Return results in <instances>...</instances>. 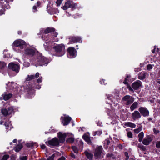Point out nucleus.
<instances>
[{
	"label": "nucleus",
	"mask_w": 160,
	"mask_h": 160,
	"mask_svg": "<svg viewBox=\"0 0 160 160\" xmlns=\"http://www.w3.org/2000/svg\"><path fill=\"white\" fill-rule=\"evenodd\" d=\"M55 30V29L53 28L48 27L45 30L42 28L40 30V33H39V34H42L43 35L44 34H47L48 33L54 32Z\"/></svg>",
	"instance_id": "13"
},
{
	"label": "nucleus",
	"mask_w": 160,
	"mask_h": 160,
	"mask_svg": "<svg viewBox=\"0 0 160 160\" xmlns=\"http://www.w3.org/2000/svg\"><path fill=\"white\" fill-rule=\"evenodd\" d=\"M47 9L48 12L50 14H53L56 12H55V9L51 7V5L49 4L47 5Z\"/></svg>",
	"instance_id": "22"
},
{
	"label": "nucleus",
	"mask_w": 160,
	"mask_h": 160,
	"mask_svg": "<svg viewBox=\"0 0 160 160\" xmlns=\"http://www.w3.org/2000/svg\"><path fill=\"white\" fill-rule=\"evenodd\" d=\"M130 78V75H128L126 78H125L123 83L125 84H127L128 83V81H129V79Z\"/></svg>",
	"instance_id": "38"
},
{
	"label": "nucleus",
	"mask_w": 160,
	"mask_h": 160,
	"mask_svg": "<svg viewBox=\"0 0 160 160\" xmlns=\"http://www.w3.org/2000/svg\"><path fill=\"white\" fill-rule=\"evenodd\" d=\"M43 35L42 37V39L45 40L46 41V42L43 45L44 47L45 48L46 50L49 51V47H50V42H47L48 41V39H46L44 37H43Z\"/></svg>",
	"instance_id": "21"
},
{
	"label": "nucleus",
	"mask_w": 160,
	"mask_h": 160,
	"mask_svg": "<svg viewBox=\"0 0 160 160\" xmlns=\"http://www.w3.org/2000/svg\"><path fill=\"white\" fill-rule=\"evenodd\" d=\"M67 56L68 58L70 57V47L68 48L67 49Z\"/></svg>",
	"instance_id": "46"
},
{
	"label": "nucleus",
	"mask_w": 160,
	"mask_h": 160,
	"mask_svg": "<svg viewBox=\"0 0 160 160\" xmlns=\"http://www.w3.org/2000/svg\"><path fill=\"white\" fill-rule=\"evenodd\" d=\"M151 139L148 138L146 139H144L142 142V143L144 145H147L149 144L150 142H151Z\"/></svg>",
	"instance_id": "31"
},
{
	"label": "nucleus",
	"mask_w": 160,
	"mask_h": 160,
	"mask_svg": "<svg viewBox=\"0 0 160 160\" xmlns=\"http://www.w3.org/2000/svg\"><path fill=\"white\" fill-rule=\"evenodd\" d=\"M28 92L27 97L28 98H30L32 97H33L34 95V90L32 88H31L28 87L27 90Z\"/></svg>",
	"instance_id": "18"
},
{
	"label": "nucleus",
	"mask_w": 160,
	"mask_h": 160,
	"mask_svg": "<svg viewBox=\"0 0 160 160\" xmlns=\"http://www.w3.org/2000/svg\"><path fill=\"white\" fill-rule=\"evenodd\" d=\"M4 107L6 108L7 107L8 109V110L6 109H2L1 110L2 114L5 116L9 115L14 112V110L13 107L4 105Z\"/></svg>",
	"instance_id": "6"
},
{
	"label": "nucleus",
	"mask_w": 160,
	"mask_h": 160,
	"mask_svg": "<svg viewBox=\"0 0 160 160\" xmlns=\"http://www.w3.org/2000/svg\"><path fill=\"white\" fill-rule=\"evenodd\" d=\"M146 76V73L144 72H142L138 75L139 79L142 80L144 79Z\"/></svg>",
	"instance_id": "29"
},
{
	"label": "nucleus",
	"mask_w": 160,
	"mask_h": 160,
	"mask_svg": "<svg viewBox=\"0 0 160 160\" xmlns=\"http://www.w3.org/2000/svg\"><path fill=\"white\" fill-rule=\"evenodd\" d=\"M3 1V0H0V1ZM13 1V0H5L4 2H5L6 4H8L9 2H12Z\"/></svg>",
	"instance_id": "50"
},
{
	"label": "nucleus",
	"mask_w": 160,
	"mask_h": 160,
	"mask_svg": "<svg viewBox=\"0 0 160 160\" xmlns=\"http://www.w3.org/2000/svg\"><path fill=\"white\" fill-rule=\"evenodd\" d=\"M22 147V146L21 144H19L14 149L16 152H18L21 150Z\"/></svg>",
	"instance_id": "33"
},
{
	"label": "nucleus",
	"mask_w": 160,
	"mask_h": 160,
	"mask_svg": "<svg viewBox=\"0 0 160 160\" xmlns=\"http://www.w3.org/2000/svg\"><path fill=\"white\" fill-rule=\"evenodd\" d=\"M156 146L158 148H160V141L157 142L156 144Z\"/></svg>",
	"instance_id": "52"
},
{
	"label": "nucleus",
	"mask_w": 160,
	"mask_h": 160,
	"mask_svg": "<svg viewBox=\"0 0 160 160\" xmlns=\"http://www.w3.org/2000/svg\"><path fill=\"white\" fill-rule=\"evenodd\" d=\"M141 82L139 80H137L132 84V86L134 90H137L141 86Z\"/></svg>",
	"instance_id": "16"
},
{
	"label": "nucleus",
	"mask_w": 160,
	"mask_h": 160,
	"mask_svg": "<svg viewBox=\"0 0 160 160\" xmlns=\"http://www.w3.org/2000/svg\"><path fill=\"white\" fill-rule=\"evenodd\" d=\"M153 132L155 134H157L159 132V131L155 128L153 129Z\"/></svg>",
	"instance_id": "51"
},
{
	"label": "nucleus",
	"mask_w": 160,
	"mask_h": 160,
	"mask_svg": "<svg viewBox=\"0 0 160 160\" xmlns=\"http://www.w3.org/2000/svg\"><path fill=\"white\" fill-rule=\"evenodd\" d=\"M28 158L27 156H22L20 158V160H27Z\"/></svg>",
	"instance_id": "53"
},
{
	"label": "nucleus",
	"mask_w": 160,
	"mask_h": 160,
	"mask_svg": "<svg viewBox=\"0 0 160 160\" xmlns=\"http://www.w3.org/2000/svg\"><path fill=\"white\" fill-rule=\"evenodd\" d=\"M32 62L34 65L36 67L43 65H47L49 62V60L46 57L42 56L40 54H38L37 58L33 60Z\"/></svg>",
	"instance_id": "1"
},
{
	"label": "nucleus",
	"mask_w": 160,
	"mask_h": 160,
	"mask_svg": "<svg viewBox=\"0 0 160 160\" xmlns=\"http://www.w3.org/2000/svg\"><path fill=\"white\" fill-rule=\"evenodd\" d=\"M12 96V94L10 93H8L7 92H4L0 97V99L2 100L4 99L5 100H8Z\"/></svg>",
	"instance_id": "17"
},
{
	"label": "nucleus",
	"mask_w": 160,
	"mask_h": 160,
	"mask_svg": "<svg viewBox=\"0 0 160 160\" xmlns=\"http://www.w3.org/2000/svg\"><path fill=\"white\" fill-rule=\"evenodd\" d=\"M124 103L127 105L131 104L134 101V98L129 95H126L122 99Z\"/></svg>",
	"instance_id": "11"
},
{
	"label": "nucleus",
	"mask_w": 160,
	"mask_h": 160,
	"mask_svg": "<svg viewBox=\"0 0 160 160\" xmlns=\"http://www.w3.org/2000/svg\"><path fill=\"white\" fill-rule=\"evenodd\" d=\"M125 155L126 156V157H129L128 153L127 152H125L124 153Z\"/></svg>",
	"instance_id": "61"
},
{
	"label": "nucleus",
	"mask_w": 160,
	"mask_h": 160,
	"mask_svg": "<svg viewBox=\"0 0 160 160\" xmlns=\"http://www.w3.org/2000/svg\"><path fill=\"white\" fill-rule=\"evenodd\" d=\"M128 88L129 90L132 91H133V89L130 86L128 87Z\"/></svg>",
	"instance_id": "60"
},
{
	"label": "nucleus",
	"mask_w": 160,
	"mask_h": 160,
	"mask_svg": "<svg viewBox=\"0 0 160 160\" xmlns=\"http://www.w3.org/2000/svg\"><path fill=\"white\" fill-rule=\"evenodd\" d=\"M72 149L75 153H77L78 152V149L75 146H72Z\"/></svg>",
	"instance_id": "37"
},
{
	"label": "nucleus",
	"mask_w": 160,
	"mask_h": 160,
	"mask_svg": "<svg viewBox=\"0 0 160 160\" xmlns=\"http://www.w3.org/2000/svg\"><path fill=\"white\" fill-rule=\"evenodd\" d=\"M132 117L133 119L135 120L140 118L141 117V115L138 111H135L132 113Z\"/></svg>",
	"instance_id": "19"
},
{
	"label": "nucleus",
	"mask_w": 160,
	"mask_h": 160,
	"mask_svg": "<svg viewBox=\"0 0 160 160\" xmlns=\"http://www.w3.org/2000/svg\"><path fill=\"white\" fill-rule=\"evenodd\" d=\"M23 65L25 67H28L30 65V64L28 62H25L23 64Z\"/></svg>",
	"instance_id": "49"
},
{
	"label": "nucleus",
	"mask_w": 160,
	"mask_h": 160,
	"mask_svg": "<svg viewBox=\"0 0 160 160\" xmlns=\"http://www.w3.org/2000/svg\"><path fill=\"white\" fill-rule=\"evenodd\" d=\"M7 87L6 88L7 89L12 90L14 93L17 94L19 93V91L20 90L19 87L17 88V85L16 83L13 82H8V84H6Z\"/></svg>",
	"instance_id": "4"
},
{
	"label": "nucleus",
	"mask_w": 160,
	"mask_h": 160,
	"mask_svg": "<svg viewBox=\"0 0 160 160\" xmlns=\"http://www.w3.org/2000/svg\"><path fill=\"white\" fill-rule=\"evenodd\" d=\"M52 49L55 50V52L53 53L51 51L50 52V53L52 56L61 57L64 54L65 47L62 44L57 45L54 46Z\"/></svg>",
	"instance_id": "3"
},
{
	"label": "nucleus",
	"mask_w": 160,
	"mask_h": 160,
	"mask_svg": "<svg viewBox=\"0 0 160 160\" xmlns=\"http://www.w3.org/2000/svg\"><path fill=\"white\" fill-rule=\"evenodd\" d=\"M124 125L126 126L130 127L132 128H135L136 126L134 123L130 122H125Z\"/></svg>",
	"instance_id": "27"
},
{
	"label": "nucleus",
	"mask_w": 160,
	"mask_h": 160,
	"mask_svg": "<svg viewBox=\"0 0 160 160\" xmlns=\"http://www.w3.org/2000/svg\"><path fill=\"white\" fill-rule=\"evenodd\" d=\"M63 1V0H57L56 2L57 6H60Z\"/></svg>",
	"instance_id": "42"
},
{
	"label": "nucleus",
	"mask_w": 160,
	"mask_h": 160,
	"mask_svg": "<svg viewBox=\"0 0 160 160\" xmlns=\"http://www.w3.org/2000/svg\"><path fill=\"white\" fill-rule=\"evenodd\" d=\"M71 39V43H76L77 42L80 43L82 42L81 38L78 37H72Z\"/></svg>",
	"instance_id": "20"
},
{
	"label": "nucleus",
	"mask_w": 160,
	"mask_h": 160,
	"mask_svg": "<svg viewBox=\"0 0 160 160\" xmlns=\"http://www.w3.org/2000/svg\"><path fill=\"white\" fill-rule=\"evenodd\" d=\"M29 46V45L26 44L24 47V54L31 56H33L37 52V51L34 48Z\"/></svg>",
	"instance_id": "5"
},
{
	"label": "nucleus",
	"mask_w": 160,
	"mask_h": 160,
	"mask_svg": "<svg viewBox=\"0 0 160 160\" xmlns=\"http://www.w3.org/2000/svg\"><path fill=\"white\" fill-rule=\"evenodd\" d=\"M80 146L79 148V150L80 151L82 150V148H83V143L82 141H80Z\"/></svg>",
	"instance_id": "41"
},
{
	"label": "nucleus",
	"mask_w": 160,
	"mask_h": 160,
	"mask_svg": "<svg viewBox=\"0 0 160 160\" xmlns=\"http://www.w3.org/2000/svg\"><path fill=\"white\" fill-rule=\"evenodd\" d=\"M73 137V135L71 133V143L73 142L74 141V138Z\"/></svg>",
	"instance_id": "48"
},
{
	"label": "nucleus",
	"mask_w": 160,
	"mask_h": 160,
	"mask_svg": "<svg viewBox=\"0 0 160 160\" xmlns=\"http://www.w3.org/2000/svg\"><path fill=\"white\" fill-rule=\"evenodd\" d=\"M70 7V2L68 1L65 3V5L63 7V9L66 10Z\"/></svg>",
	"instance_id": "32"
},
{
	"label": "nucleus",
	"mask_w": 160,
	"mask_h": 160,
	"mask_svg": "<svg viewBox=\"0 0 160 160\" xmlns=\"http://www.w3.org/2000/svg\"><path fill=\"white\" fill-rule=\"evenodd\" d=\"M41 4V3L40 2H38L37 3V6L39 7Z\"/></svg>",
	"instance_id": "63"
},
{
	"label": "nucleus",
	"mask_w": 160,
	"mask_h": 160,
	"mask_svg": "<svg viewBox=\"0 0 160 160\" xmlns=\"http://www.w3.org/2000/svg\"><path fill=\"white\" fill-rule=\"evenodd\" d=\"M102 133V132L101 131L99 130L94 132L93 133V135L94 136H95L97 135L98 136H99Z\"/></svg>",
	"instance_id": "36"
},
{
	"label": "nucleus",
	"mask_w": 160,
	"mask_h": 160,
	"mask_svg": "<svg viewBox=\"0 0 160 160\" xmlns=\"http://www.w3.org/2000/svg\"><path fill=\"white\" fill-rule=\"evenodd\" d=\"M56 153L52 154L51 156L48 158L47 160H54V157L55 156Z\"/></svg>",
	"instance_id": "40"
},
{
	"label": "nucleus",
	"mask_w": 160,
	"mask_h": 160,
	"mask_svg": "<svg viewBox=\"0 0 160 160\" xmlns=\"http://www.w3.org/2000/svg\"><path fill=\"white\" fill-rule=\"evenodd\" d=\"M70 120L69 117L66 115L61 117V122L64 126L68 124L69 123Z\"/></svg>",
	"instance_id": "15"
},
{
	"label": "nucleus",
	"mask_w": 160,
	"mask_h": 160,
	"mask_svg": "<svg viewBox=\"0 0 160 160\" xmlns=\"http://www.w3.org/2000/svg\"><path fill=\"white\" fill-rule=\"evenodd\" d=\"M26 45L25 42L21 39H18L14 41L13 43V49L17 52H21Z\"/></svg>",
	"instance_id": "2"
},
{
	"label": "nucleus",
	"mask_w": 160,
	"mask_h": 160,
	"mask_svg": "<svg viewBox=\"0 0 160 160\" xmlns=\"http://www.w3.org/2000/svg\"><path fill=\"white\" fill-rule=\"evenodd\" d=\"M76 6V5L75 3L71 2V8H72V9H73L75 8Z\"/></svg>",
	"instance_id": "43"
},
{
	"label": "nucleus",
	"mask_w": 160,
	"mask_h": 160,
	"mask_svg": "<svg viewBox=\"0 0 160 160\" xmlns=\"http://www.w3.org/2000/svg\"><path fill=\"white\" fill-rule=\"evenodd\" d=\"M85 154L88 158L89 160H92V159L93 157V155L92 154L87 152H85Z\"/></svg>",
	"instance_id": "34"
},
{
	"label": "nucleus",
	"mask_w": 160,
	"mask_h": 160,
	"mask_svg": "<svg viewBox=\"0 0 160 160\" xmlns=\"http://www.w3.org/2000/svg\"><path fill=\"white\" fill-rule=\"evenodd\" d=\"M102 151L103 148L102 146H99L97 148L94 153V156L96 159L99 158L101 156H102L103 154Z\"/></svg>",
	"instance_id": "9"
},
{
	"label": "nucleus",
	"mask_w": 160,
	"mask_h": 160,
	"mask_svg": "<svg viewBox=\"0 0 160 160\" xmlns=\"http://www.w3.org/2000/svg\"><path fill=\"white\" fill-rule=\"evenodd\" d=\"M33 11L34 12H35L37 11V7L35 6H34L32 8Z\"/></svg>",
	"instance_id": "56"
},
{
	"label": "nucleus",
	"mask_w": 160,
	"mask_h": 160,
	"mask_svg": "<svg viewBox=\"0 0 160 160\" xmlns=\"http://www.w3.org/2000/svg\"><path fill=\"white\" fill-rule=\"evenodd\" d=\"M8 68L9 69H11L15 72L16 73H18L20 68L18 64L14 63L13 62L9 63L8 65Z\"/></svg>",
	"instance_id": "10"
},
{
	"label": "nucleus",
	"mask_w": 160,
	"mask_h": 160,
	"mask_svg": "<svg viewBox=\"0 0 160 160\" xmlns=\"http://www.w3.org/2000/svg\"><path fill=\"white\" fill-rule=\"evenodd\" d=\"M139 111L141 114L144 117L148 116L149 115V111L145 107H140L139 108Z\"/></svg>",
	"instance_id": "14"
},
{
	"label": "nucleus",
	"mask_w": 160,
	"mask_h": 160,
	"mask_svg": "<svg viewBox=\"0 0 160 160\" xmlns=\"http://www.w3.org/2000/svg\"><path fill=\"white\" fill-rule=\"evenodd\" d=\"M42 77H40L39 78H38L37 80V82L39 83L41 82L42 81Z\"/></svg>",
	"instance_id": "54"
},
{
	"label": "nucleus",
	"mask_w": 160,
	"mask_h": 160,
	"mask_svg": "<svg viewBox=\"0 0 160 160\" xmlns=\"http://www.w3.org/2000/svg\"><path fill=\"white\" fill-rule=\"evenodd\" d=\"M113 98L112 97V96L110 95H108L107 96V99H108V100H111V102H109V103L111 105L113 104L114 106H116L118 105V102H115L113 101V100H112V99Z\"/></svg>",
	"instance_id": "25"
},
{
	"label": "nucleus",
	"mask_w": 160,
	"mask_h": 160,
	"mask_svg": "<svg viewBox=\"0 0 160 160\" xmlns=\"http://www.w3.org/2000/svg\"><path fill=\"white\" fill-rule=\"evenodd\" d=\"M104 81L105 80L103 79H102V80L100 81V83L102 84H103L105 85V83H104Z\"/></svg>",
	"instance_id": "57"
},
{
	"label": "nucleus",
	"mask_w": 160,
	"mask_h": 160,
	"mask_svg": "<svg viewBox=\"0 0 160 160\" xmlns=\"http://www.w3.org/2000/svg\"><path fill=\"white\" fill-rule=\"evenodd\" d=\"M127 136L129 138H132V133L131 132H128L127 133Z\"/></svg>",
	"instance_id": "44"
},
{
	"label": "nucleus",
	"mask_w": 160,
	"mask_h": 160,
	"mask_svg": "<svg viewBox=\"0 0 160 160\" xmlns=\"http://www.w3.org/2000/svg\"><path fill=\"white\" fill-rule=\"evenodd\" d=\"M46 143L50 146H57L59 145L60 142L58 139L55 137L48 142H46Z\"/></svg>",
	"instance_id": "7"
},
{
	"label": "nucleus",
	"mask_w": 160,
	"mask_h": 160,
	"mask_svg": "<svg viewBox=\"0 0 160 160\" xmlns=\"http://www.w3.org/2000/svg\"><path fill=\"white\" fill-rule=\"evenodd\" d=\"M71 58H73L77 55V51L73 48L71 47Z\"/></svg>",
	"instance_id": "24"
},
{
	"label": "nucleus",
	"mask_w": 160,
	"mask_h": 160,
	"mask_svg": "<svg viewBox=\"0 0 160 160\" xmlns=\"http://www.w3.org/2000/svg\"><path fill=\"white\" fill-rule=\"evenodd\" d=\"M141 130V128H139L138 129H134V132L135 133H138L139 132H140Z\"/></svg>",
	"instance_id": "45"
},
{
	"label": "nucleus",
	"mask_w": 160,
	"mask_h": 160,
	"mask_svg": "<svg viewBox=\"0 0 160 160\" xmlns=\"http://www.w3.org/2000/svg\"><path fill=\"white\" fill-rule=\"evenodd\" d=\"M155 49H156V46H154V49L152 50V52L153 53H154L155 52Z\"/></svg>",
	"instance_id": "62"
},
{
	"label": "nucleus",
	"mask_w": 160,
	"mask_h": 160,
	"mask_svg": "<svg viewBox=\"0 0 160 160\" xmlns=\"http://www.w3.org/2000/svg\"><path fill=\"white\" fill-rule=\"evenodd\" d=\"M82 137L83 139L88 144H90L91 143L89 136L88 135L85 134Z\"/></svg>",
	"instance_id": "26"
},
{
	"label": "nucleus",
	"mask_w": 160,
	"mask_h": 160,
	"mask_svg": "<svg viewBox=\"0 0 160 160\" xmlns=\"http://www.w3.org/2000/svg\"><path fill=\"white\" fill-rule=\"evenodd\" d=\"M9 157V156L8 155H4L3 156L1 160H7Z\"/></svg>",
	"instance_id": "39"
},
{
	"label": "nucleus",
	"mask_w": 160,
	"mask_h": 160,
	"mask_svg": "<svg viewBox=\"0 0 160 160\" xmlns=\"http://www.w3.org/2000/svg\"><path fill=\"white\" fill-rule=\"evenodd\" d=\"M138 105V103L136 102H134L131 106L130 108L131 111H133L135 109H136Z\"/></svg>",
	"instance_id": "30"
},
{
	"label": "nucleus",
	"mask_w": 160,
	"mask_h": 160,
	"mask_svg": "<svg viewBox=\"0 0 160 160\" xmlns=\"http://www.w3.org/2000/svg\"><path fill=\"white\" fill-rule=\"evenodd\" d=\"M144 136V133L143 132H141L138 135L139 138V142H141L142 141V139L143 138Z\"/></svg>",
	"instance_id": "35"
},
{
	"label": "nucleus",
	"mask_w": 160,
	"mask_h": 160,
	"mask_svg": "<svg viewBox=\"0 0 160 160\" xmlns=\"http://www.w3.org/2000/svg\"><path fill=\"white\" fill-rule=\"evenodd\" d=\"M39 74L38 72L36 73L35 75H28L26 79V81H29L31 80L32 79L37 78L39 77Z\"/></svg>",
	"instance_id": "23"
},
{
	"label": "nucleus",
	"mask_w": 160,
	"mask_h": 160,
	"mask_svg": "<svg viewBox=\"0 0 160 160\" xmlns=\"http://www.w3.org/2000/svg\"><path fill=\"white\" fill-rule=\"evenodd\" d=\"M5 125L6 129L8 130H10L12 128L11 124L10 121L8 120L5 123Z\"/></svg>",
	"instance_id": "28"
},
{
	"label": "nucleus",
	"mask_w": 160,
	"mask_h": 160,
	"mask_svg": "<svg viewBox=\"0 0 160 160\" xmlns=\"http://www.w3.org/2000/svg\"><path fill=\"white\" fill-rule=\"evenodd\" d=\"M152 68V66L151 64H148L147 66V69L148 70H150Z\"/></svg>",
	"instance_id": "47"
},
{
	"label": "nucleus",
	"mask_w": 160,
	"mask_h": 160,
	"mask_svg": "<svg viewBox=\"0 0 160 160\" xmlns=\"http://www.w3.org/2000/svg\"><path fill=\"white\" fill-rule=\"evenodd\" d=\"M65 158L64 157H62L61 158H59L58 160H65Z\"/></svg>",
	"instance_id": "58"
},
{
	"label": "nucleus",
	"mask_w": 160,
	"mask_h": 160,
	"mask_svg": "<svg viewBox=\"0 0 160 160\" xmlns=\"http://www.w3.org/2000/svg\"><path fill=\"white\" fill-rule=\"evenodd\" d=\"M71 157H72L74 158H75V156L72 153H71Z\"/></svg>",
	"instance_id": "64"
},
{
	"label": "nucleus",
	"mask_w": 160,
	"mask_h": 160,
	"mask_svg": "<svg viewBox=\"0 0 160 160\" xmlns=\"http://www.w3.org/2000/svg\"><path fill=\"white\" fill-rule=\"evenodd\" d=\"M0 72L4 75H5L7 73L6 64L4 62L0 61Z\"/></svg>",
	"instance_id": "12"
},
{
	"label": "nucleus",
	"mask_w": 160,
	"mask_h": 160,
	"mask_svg": "<svg viewBox=\"0 0 160 160\" xmlns=\"http://www.w3.org/2000/svg\"><path fill=\"white\" fill-rule=\"evenodd\" d=\"M5 14L4 10H0V16Z\"/></svg>",
	"instance_id": "55"
},
{
	"label": "nucleus",
	"mask_w": 160,
	"mask_h": 160,
	"mask_svg": "<svg viewBox=\"0 0 160 160\" xmlns=\"http://www.w3.org/2000/svg\"><path fill=\"white\" fill-rule=\"evenodd\" d=\"M70 136L69 132L63 133L62 132H59L58 133V137L59 138V140L60 143H63L65 140L66 137H69Z\"/></svg>",
	"instance_id": "8"
},
{
	"label": "nucleus",
	"mask_w": 160,
	"mask_h": 160,
	"mask_svg": "<svg viewBox=\"0 0 160 160\" xmlns=\"http://www.w3.org/2000/svg\"><path fill=\"white\" fill-rule=\"evenodd\" d=\"M45 146L44 144H42L41 145V147L42 149H44L45 148Z\"/></svg>",
	"instance_id": "59"
}]
</instances>
